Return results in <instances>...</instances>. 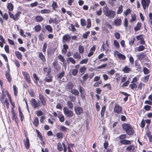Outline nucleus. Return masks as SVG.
I'll use <instances>...</instances> for the list:
<instances>
[{
  "instance_id": "f257e3e1",
  "label": "nucleus",
  "mask_w": 152,
  "mask_h": 152,
  "mask_svg": "<svg viewBox=\"0 0 152 152\" xmlns=\"http://www.w3.org/2000/svg\"><path fill=\"white\" fill-rule=\"evenodd\" d=\"M103 12L105 16L111 19L114 18L116 13L115 11L112 10H109L107 6L103 7Z\"/></svg>"
},
{
  "instance_id": "f03ea898",
  "label": "nucleus",
  "mask_w": 152,
  "mask_h": 152,
  "mask_svg": "<svg viewBox=\"0 0 152 152\" xmlns=\"http://www.w3.org/2000/svg\"><path fill=\"white\" fill-rule=\"evenodd\" d=\"M122 127L124 130L126 131L127 134L132 135L134 134V130L130 125L124 124L122 125Z\"/></svg>"
},
{
  "instance_id": "7ed1b4c3",
  "label": "nucleus",
  "mask_w": 152,
  "mask_h": 152,
  "mask_svg": "<svg viewBox=\"0 0 152 152\" xmlns=\"http://www.w3.org/2000/svg\"><path fill=\"white\" fill-rule=\"evenodd\" d=\"M30 102L31 105L34 109H39L42 107V105L39 100L37 102L35 99L32 98Z\"/></svg>"
},
{
  "instance_id": "20e7f679",
  "label": "nucleus",
  "mask_w": 152,
  "mask_h": 152,
  "mask_svg": "<svg viewBox=\"0 0 152 152\" xmlns=\"http://www.w3.org/2000/svg\"><path fill=\"white\" fill-rule=\"evenodd\" d=\"M63 110L64 115L66 117L70 118L73 116L74 114L73 112L69 109L66 107H64Z\"/></svg>"
},
{
  "instance_id": "39448f33",
  "label": "nucleus",
  "mask_w": 152,
  "mask_h": 152,
  "mask_svg": "<svg viewBox=\"0 0 152 152\" xmlns=\"http://www.w3.org/2000/svg\"><path fill=\"white\" fill-rule=\"evenodd\" d=\"M114 55L115 56H117L120 60H125L126 58V57L125 56L117 50L115 51Z\"/></svg>"
},
{
  "instance_id": "423d86ee",
  "label": "nucleus",
  "mask_w": 152,
  "mask_h": 152,
  "mask_svg": "<svg viewBox=\"0 0 152 152\" xmlns=\"http://www.w3.org/2000/svg\"><path fill=\"white\" fill-rule=\"evenodd\" d=\"M39 101L41 102V105L43 106H45L46 105V99L45 97L41 94H39Z\"/></svg>"
},
{
  "instance_id": "0eeeda50",
  "label": "nucleus",
  "mask_w": 152,
  "mask_h": 152,
  "mask_svg": "<svg viewBox=\"0 0 152 152\" xmlns=\"http://www.w3.org/2000/svg\"><path fill=\"white\" fill-rule=\"evenodd\" d=\"M71 39L70 35L66 34L63 36L62 38V42L63 43L69 42Z\"/></svg>"
},
{
  "instance_id": "6e6552de",
  "label": "nucleus",
  "mask_w": 152,
  "mask_h": 152,
  "mask_svg": "<svg viewBox=\"0 0 152 152\" xmlns=\"http://www.w3.org/2000/svg\"><path fill=\"white\" fill-rule=\"evenodd\" d=\"M122 107L121 106L117 104H115L114 108V111L115 113L119 114L122 110Z\"/></svg>"
},
{
  "instance_id": "1a4fd4ad",
  "label": "nucleus",
  "mask_w": 152,
  "mask_h": 152,
  "mask_svg": "<svg viewBox=\"0 0 152 152\" xmlns=\"http://www.w3.org/2000/svg\"><path fill=\"white\" fill-rule=\"evenodd\" d=\"M75 111L77 115H80L83 113V110L82 108L79 106H75L74 107Z\"/></svg>"
},
{
  "instance_id": "9d476101",
  "label": "nucleus",
  "mask_w": 152,
  "mask_h": 152,
  "mask_svg": "<svg viewBox=\"0 0 152 152\" xmlns=\"http://www.w3.org/2000/svg\"><path fill=\"white\" fill-rule=\"evenodd\" d=\"M150 2V0H142L141 4L144 10L145 9L148 7Z\"/></svg>"
},
{
  "instance_id": "9b49d317",
  "label": "nucleus",
  "mask_w": 152,
  "mask_h": 152,
  "mask_svg": "<svg viewBox=\"0 0 152 152\" xmlns=\"http://www.w3.org/2000/svg\"><path fill=\"white\" fill-rule=\"evenodd\" d=\"M22 74L27 82L30 83V78L28 74L26 72L22 71Z\"/></svg>"
},
{
  "instance_id": "f8f14e48",
  "label": "nucleus",
  "mask_w": 152,
  "mask_h": 152,
  "mask_svg": "<svg viewBox=\"0 0 152 152\" xmlns=\"http://www.w3.org/2000/svg\"><path fill=\"white\" fill-rule=\"evenodd\" d=\"M113 23L115 26H119L122 23L121 20L120 18H115L114 19Z\"/></svg>"
},
{
  "instance_id": "ddd939ff",
  "label": "nucleus",
  "mask_w": 152,
  "mask_h": 152,
  "mask_svg": "<svg viewBox=\"0 0 152 152\" xmlns=\"http://www.w3.org/2000/svg\"><path fill=\"white\" fill-rule=\"evenodd\" d=\"M126 150L128 152H135V147L133 145H130L126 148Z\"/></svg>"
},
{
  "instance_id": "4468645a",
  "label": "nucleus",
  "mask_w": 152,
  "mask_h": 152,
  "mask_svg": "<svg viewBox=\"0 0 152 152\" xmlns=\"http://www.w3.org/2000/svg\"><path fill=\"white\" fill-rule=\"evenodd\" d=\"M136 38L138 40L140 41V43L142 45H144L145 43V42L143 38L142 35H140L136 37Z\"/></svg>"
},
{
  "instance_id": "2eb2a0df",
  "label": "nucleus",
  "mask_w": 152,
  "mask_h": 152,
  "mask_svg": "<svg viewBox=\"0 0 152 152\" xmlns=\"http://www.w3.org/2000/svg\"><path fill=\"white\" fill-rule=\"evenodd\" d=\"M131 71V69L128 66H125L122 69V71L125 73H128Z\"/></svg>"
},
{
  "instance_id": "dca6fc26",
  "label": "nucleus",
  "mask_w": 152,
  "mask_h": 152,
  "mask_svg": "<svg viewBox=\"0 0 152 152\" xmlns=\"http://www.w3.org/2000/svg\"><path fill=\"white\" fill-rule=\"evenodd\" d=\"M23 142L26 148L28 149L29 147V140L28 137H26L23 140Z\"/></svg>"
},
{
  "instance_id": "f3484780",
  "label": "nucleus",
  "mask_w": 152,
  "mask_h": 152,
  "mask_svg": "<svg viewBox=\"0 0 152 152\" xmlns=\"http://www.w3.org/2000/svg\"><path fill=\"white\" fill-rule=\"evenodd\" d=\"M33 124L35 126L37 127L39 124V121L38 118L37 117H35L33 120Z\"/></svg>"
},
{
  "instance_id": "a211bd4d",
  "label": "nucleus",
  "mask_w": 152,
  "mask_h": 152,
  "mask_svg": "<svg viewBox=\"0 0 152 152\" xmlns=\"http://www.w3.org/2000/svg\"><path fill=\"white\" fill-rule=\"evenodd\" d=\"M119 142L121 143L124 145H129L131 143L130 141L125 139L122 140H120Z\"/></svg>"
},
{
  "instance_id": "6ab92c4d",
  "label": "nucleus",
  "mask_w": 152,
  "mask_h": 152,
  "mask_svg": "<svg viewBox=\"0 0 152 152\" xmlns=\"http://www.w3.org/2000/svg\"><path fill=\"white\" fill-rule=\"evenodd\" d=\"M73 57L75 59H80L81 56L80 53L78 52L75 53L73 56Z\"/></svg>"
},
{
  "instance_id": "aec40b11",
  "label": "nucleus",
  "mask_w": 152,
  "mask_h": 152,
  "mask_svg": "<svg viewBox=\"0 0 152 152\" xmlns=\"http://www.w3.org/2000/svg\"><path fill=\"white\" fill-rule=\"evenodd\" d=\"M7 9L9 11H12L13 10L14 8L13 5L11 3L8 4L7 6Z\"/></svg>"
},
{
  "instance_id": "412c9836",
  "label": "nucleus",
  "mask_w": 152,
  "mask_h": 152,
  "mask_svg": "<svg viewBox=\"0 0 152 152\" xmlns=\"http://www.w3.org/2000/svg\"><path fill=\"white\" fill-rule=\"evenodd\" d=\"M39 57L42 62H45V57L42 53H39Z\"/></svg>"
},
{
  "instance_id": "4be33fe9",
  "label": "nucleus",
  "mask_w": 152,
  "mask_h": 152,
  "mask_svg": "<svg viewBox=\"0 0 152 152\" xmlns=\"http://www.w3.org/2000/svg\"><path fill=\"white\" fill-rule=\"evenodd\" d=\"M40 12L42 14H49L51 12V11L50 10L44 9L41 10Z\"/></svg>"
},
{
  "instance_id": "5701e85b",
  "label": "nucleus",
  "mask_w": 152,
  "mask_h": 152,
  "mask_svg": "<svg viewBox=\"0 0 152 152\" xmlns=\"http://www.w3.org/2000/svg\"><path fill=\"white\" fill-rule=\"evenodd\" d=\"M8 72V71H7L6 72L5 75L8 81L9 82H10L11 80V78L10 77V75Z\"/></svg>"
},
{
  "instance_id": "b1692460",
  "label": "nucleus",
  "mask_w": 152,
  "mask_h": 152,
  "mask_svg": "<svg viewBox=\"0 0 152 152\" xmlns=\"http://www.w3.org/2000/svg\"><path fill=\"white\" fill-rule=\"evenodd\" d=\"M15 54L18 58L21 60L22 59V55L21 53L19 51H15Z\"/></svg>"
},
{
  "instance_id": "393cba45",
  "label": "nucleus",
  "mask_w": 152,
  "mask_h": 152,
  "mask_svg": "<svg viewBox=\"0 0 152 152\" xmlns=\"http://www.w3.org/2000/svg\"><path fill=\"white\" fill-rule=\"evenodd\" d=\"M141 23H140L138 22L136 26L134 28V30L136 31H139L140 30V29L141 27Z\"/></svg>"
},
{
  "instance_id": "a878e982",
  "label": "nucleus",
  "mask_w": 152,
  "mask_h": 152,
  "mask_svg": "<svg viewBox=\"0 0 152 152\" xmlns=\"http://www.w3.org/2000/svg\"><path fill=\"white\" fill-rule=\"evenodd\" d=\"M103 87L105 88L106 90H111V86L110 83H107L104 84Z\"/></svg>"
},
{
  "instance_id": "bb28decb",
  "label": "nucleus",
  "mask_w": 152,
  "mask_h": 152,
  "mask_svg": "<svg viewBox=\"0 0 152 152\" xmlns=\"http://www.w3.org/2000/svg\"><path fill=\"white\" fill-rule=\"evenodd\" d=\"M46 29L50 32L52 33L53 31V29L52 27L50 25L45 26Z\"/></svg>"
},
{
  "instance_id": "cd10ccee",
  "label": "nucleus",
  "mask_w": 152,
  "mask_h": 152,
  "mask_svg": "<svg viewBox=\"0 0 152 152\" xmlns=\"http://www.w3.org/2000/svg\"><path fill=\"white\" fill-rule=\"evenodd\" d=\"M21 13L20 12H18L15 15H14L13 20H17L20 16V14Z\"/></svg>"
},
{
  "instance_id": "c85d7f7f",
  "label": "nucleus",
  "mask_w": 152,
  "mask_h": 152,
  "mask_svg": "<svg viewBox=\"0 0 152 152\" xmlns=\"http://www.w3.org/2000/svg\"><path fill=\"white\" fill-rule=\"evenodd\" d=\"M132 18L130 20V22H132L135 21L136 20V15L135 14L132 13L131 15Z\"/></svg>"
},
{
  "instance_id": "c756f323",
  "label": "nucleus",
  "mask_w": 152,
  "mask_h": 152,
  "mask_svg": "<svg viewBox=\"0 0 152 152\" xmlns=\"http://www.w3.org/2000/svg\"><path fill=\"white\" fill-rule=\"evenodd\" d=\"M113 44L116 49H118L120 48V45L119 42L116 40H114L113 41Z\"/></svg>"
},
{
  "instance_id": "7c9ffc66",
  "label": "nucleus",
  "mask_w": 152,
  "mask_h": 152,
  "mask_svg": "<svg viewBox=\"0 0 152 152\" xmlns=\"http://www.w3.org/2000/svg\"><path fill=\"white\" fill-rule=\"evenodd\" d=\"M123 6L122 5H120L118 8V9L117 11V14H120L122 12L123 10Z\"/></svg>"
},
{
  "instance_id": "2f4dec72",
  "label": "nucleus",
  "mask_w": 152,
  "mask_h": 152,
  "mask_svg": "<svg viewBox=\"0 0 152 152\" xmlns=\"http://www.w3.org/2000/svg\"><path fill=\"white\" fill-rule=\"evenodd\" d=\"M49 22L50 24H51V23H53L56 24L58 23L56 18H55L54 19L52 18H50L49 20Z\"/></svg>"
},
{
  "instance_id": "473e14b6",
  "label": "nucleus",
  "mask_w": 152,
  "mask_h": 152,
  "mask_svg": "<svg viewBox=\"0 0 152 152\" xmlns=\"http://www.w3.org/2000/svg\"><path fill=\"white\" fill-rule=\"evenodd\" d=\"M35 19L37 22H40L43 20V18L41 16H37L35 18Z\"/></svg>"
},
{
  "instance_id": "72a5a7b5",
  "label": "nucleus",
  "mask_w": 152,
  "mask_h": 152,
  "mask_svg": "<svg viewBox=\"0 0 152 152\" xmlns=\"http://www.w3.org/2000/svg\"><path fill=\"white\" fill-rule=\"evenodd\" d=\"M71 93L75 96H78L79 95V93L78 90L75 89H72Z\"/></svg>"
},
{
  "instance_id": "f704fd0d",
  "label": "nucleus",
  "mask_w": 152,
  "mask_h": 152,
  "mask_svg": "<svg viewBox=\"0 0 152 152\" xmlns=\"http://www.w3.org/2000/svg\"><path fill=\"white\" fill-rule=\"evenodd\" d=\"M13 89L14 92V94L15 96H16L18 92V88L16 86L14 85L13 86Z\"/></svg>"
},
{
  "instance_id": "c9c22d12",
  "label": "nucleus",
  "mask_w": 152,
  "mask_h": 152,
  "mask_svg": "<svg viewBox=\"0 0 152 152\" xmlns=\"http://www.w3.org/2000/svg\"><path fill=\"white\" fill-rule=\"evenodd\" d=\"M67 104L69 109H72L73 107V103L70 101H69L67 102Z\"/></svg>"
},
{
  "instance_id": "e433bc0d",
  "label": "nucleus",
  "mask_w": 152,
  "mask_h": 152,
  "mask_svg": "<svg viewBox=\"0 0 152 152\" xmlns=\"http://www.w3.org/2000/svg\"><path fill=\"white\" fill-rule=\"evenodd\" d=\"M131 12V10L129 9H128L126 11H124L123 13V15L126 16L128 14H130Z\"/></svg>"
},
{
  "instance_id": "4c0bfd02",
  "label": "nucleus",
  "mask_w": 152,
  "mask_h": 152,
  "mask_svg": "<svg viewBox=\"0 0 152 152\" xmlns=\"http://www.w3.org/2000/svg\"><path fill=\"white\" fill-rule=\"evenodd\" d=\"M105 110L106 107L105 106H103L102 108L101 112V115L102 117H104Z\"/></svg>"
},
{
  "instance_id": "58836bf2",
  "label": "nucleus",
  "mask_w": 152,
  "mask_h": 152,
  "mask_svg": "<svg viewBox=\"0 0 152 152\" xmlns=\"http://www.w3.org/2000/svg\"><path fill=\"white\" fill-rule=\"evenodd\" d=\"M86 68L85 66H83L79 69V71L81 73H82L83 74L86 70Z\"/></svg>"
},
{
  "instance_id": "ea45409f",
  "label": "nucleus",
  "mask_w": 152,
  "mask_h": 152,
  "mask_svg": "<svg viewBox=\"0 0 152 152\" xmlns=\"http://www.w3.org/2000/svg\"><path fill=\"white\" fill-rule=\"evenodd\" d=\"M86 27L89 28L91 26V22L90 19L88 18L87 19V24Z\"/></svg>"
},
{
  "instance_id": "a19ab883",
  "label": "nucleus",
  "mask_w": 152,
  "mask_h": 152,
  "mask_svg": "<svg viewBox=\"0 0 152 152\" xmlns=\"http://www.w3.org/2000/svg\"><path fill=\"white\" fill-rule=\"evenodd\" d=\"M127 136L125 134H122L119 137L120 140H122L126 139Z\"/></svg>"
},
{
  "instance_id": "79ce46f5",
  "label": "nucleus",
  "mask_w": 152,
  "mask_h": 152,
  "mask_svg": "<svg viewBox=\"0 0 152 152\" xmlns=\"http://www.w3.org/2000/svg\"><path fill=\"white\" fill-rule=\"evenodd\" d=\"M57 148L58 150L60 151H61L63 150V148L61 143L60 142L58 143L57 145Z\"/></svg>"
},
{
  "instance_id": "37998d69",
  "label": "nucleus",
  "mask_w": 152,
  "mask_h": 152,
  "mask_svg": "<svg viewBox=\"0 0 152 152\" xmlns=\"http://www.w3.org/2000/svg\"><path fill=\"white\" fill-rule=\"evenodd\" d=\"M65 75V72L64 71L62 72L61 73L58 74L57 75L59 79H61Z\"/></svg>"
},
{
  "instance_id": "c03bdc74",
  "label": "nucleus",
  "mask_w": 152,
  "mask_h": 152,
  "mask_svg": "<svg viewBox=\"0 0 152 152\" xmlns=\"http://www.w3.org/2000/svg\"><path fill=\"white\" fill-rule=\"evenodd\" d=\"M90 31H88L86 32L85 33H84L83 35V37L84 39H87L88 36L90 34Z\"/></svg>"
},
{
  "instance_id": "a18cd8bd",
  "label": "nucleus",
  "mask_w": 152,
  "mask_h": 152,
  "mask_svg": "<svg viewBox=\"0 0 152 152\" xmlns=\"http://www.w3.org/2000/svg\"><path fill=\"white\" fill-rule=\"evenodd\" d=\"M86 20L83 19H80L81 25L83 26H85L86 25Z\"/></svg>"
},
{
  "instance_id": "49530a36",
  "label": "nucleus",
  "mask_w": 152,
  "mask_h": 152,
  "mask_svg": "<svg viewBox=\"0 0 152 152\" xmlns=\"http://www.w3.org/2000/svg\"><path fill=\"white\" fill-rule=\"evenodd\" d=\"M78 73V70L77 69H73L72 72V74L75 76Z\"/></svg>"
},
{
  "instance_id": "de8ad7c7",
  "label": "nucleus",
  "mask_w": 152,
  "mask_h": 152,
  "mask_svg": "<svg viewBox=\"0 0 152 152\" xmlns=\"http://www.w3.org/2000/svg\"><path fill=\"white\" fill-rule=\"evenodd\" d=\"M52 7L53 10L54 11H56V8L57 7V3L56 2L53 1L52 5Z\"/></svg>"
},
{
  "instance_id": "09e8293b",
  "label": "nucleus",
  "mask_w": 152,
  "mask_h": 152,
  "mask_svg": "<svg viewBox=\"0 0 152 152\" xmlns=\"http://www.w3.org/2000/svg\"><path fill=\"white\" fill-rule=\"evenodd\" d=\"M44 81L46 82H50L52 81V77H49V78H48L45 77L44 79Z\"/></svg>"
},
{
  "instance_id": "8fccbe9b",
  "label": "nucleus",
  "mask_w": 152,
  "mask_h": 152,
  "mask_svg": "<svg viewBox=\"0 0 152 152\" xmlns=\"http://www.w3.org/2000/svg\"><path fill=\"white\" fill-rule=\"evenodd\" d=\"M5 95L3 93L1 96H0V100L3 104H4V99L5 98Z\"/></svg>"
},
{
  "instance_id": "3c124183",
  "label": "nucleus",
  "mask_w": 152,
  "mask_h": 152,
  "mask_svg": "<svg viewBox=\"0 0 152 152\" xmlns=\"http://www.w3.org/2000/svg\"><path fill=\"white\" fill-rule=\"evenodd\" d=\"M129 87H130L132 89H134L135 88H136L137 87V86L135 83H132L130 84L129 86Z\"/></svg>"
},
{
  "instance_id": "603ef678",
  "label": "nucleus",
  "mask_w": 152,
  "mask_h": 152,
  "mask_svg": "<svg viewBox=\"0 0 152 152\" xmlns=\"http://www.w3.org/2000/svg\"><path fill=\"white\" fill-rule=\"evenodd\" d=\"M63 47L64 49L62 50V51L64 52V53H66L67 52L66 50L68 49V47L66 44L64 45Z\"/></svg>"
},
{
  "instance_id": "864d4df0",
  "label": "nucleus",
  "mask_w": 152,
  "mask_h": 152,
  "mask_svg": "<svg viewBox=\"0 0 152 152\" xmlns=\"http://www.w3.org/2000/svg\"><path fill=\"white\" fill-rule=\"evenodd\" d=\"M41 27L40 25H38L35 26V31L37 32L41 30Z\"/></svg>"
},
{
  "instance_id": "5fc2aeb1",
  "label": "nucleus",
  "mask_w": 152,
  "mask_h": 152,
  "mask_svg": "<svg viewBox=\"0 0 152 152\" xmlns=\"http://www.w3.org/2000/svg\"><path fill=\"white\" fill-rule=\"evenodd\" d=\"M80 53H82L84 52V48L81 45H80L78 49Z\"/></svg>"
},
{
  "instance_id": "6e6d98bb",
  "label": "nucleus",
  "mask_w": 152,
  "mask_h": 152,
  "mask_svg": "<svg viewBox=\"0 0 152 152\" xmlns=\"http://www.w3.org/2000/svg\"><path fill=\"white\" fill-rule=\"evenodd\" d=\"M6 104L7 108L8 109L9 108V104L7 98L5 99L4 101V104Z\"/></svg>"
},
{
  "instance_id": "4d7b16f0",
  "label": "nucleus",
  "mask_w": 152,
  "mask_h": 152,
  "mask_svg": "<svg viewBox=\"0 0 152 152\" xmlns=\"http://www.w3.org/2000/svg\"><path fill=\"white\" fill-rule=\"evenodd\" d=\"M88 60L87 58L84 59L80 61V64H86L88 62Z\"/></svg>"
},
{
  "instance_id": "13d9d810",
  "label": "nucleus",
  "mask_w": 152,
  "mask_h": 152,
  "mask_svg": "<svg viewBox=\"0 0 152 152\" xmlns=\"http://www.w3.org/2000/svg\"><path fill=\"white\" fill-rule=\"evenodd\" d=\"M56 136L58 139H62L63 138V134L61 132H59L56 134Z\"/></svg>"
},
{
  "instance_id": "bf43d9fd",
  "label": "nucleus",
  "mask_w": 152,
  "mask_h": 152,
  "mask_svg": "<svg viewBox=\"0 0 152 152\" xmlns=\"http://www.w3.org/2000/svg\"><path fill=\"white\" fill-rule=\"evenodd\" d=\"M62 105L60 103H57L56 106V108L57 109L61 110L62 108Z\"/></svg>"
},
{
  "instance_id": "052dcab7",
  "label": "nucleus",
  "mask_w": 152,
  "mask_h": 152,
  "mask_svg": "<svg viewBox=\"0 0 152 152\" xmlns=\"http://www.w3.org/2000/svg\"><path fill=\"white\" fill-rule=\"evenodd\" d=\"M68 60L73 64H75L76 63L75 60L72 57H69L68 58Z\"/></svg>"
},
{
  "instance_id": "680f3d73",
  "label": "nucleus",
  "mask_w": 152,
  "mask_h": 152,
  "mask_svg": "<svg viewBox=\"0 0 152 152\" xmlns=\"http://www.w3.org/2000/svg\"><path fill=\"white\" fill-rule=\"evenodd\" d=\"M124 27H125L126 28L128 26V22L127 19L126 18H125L124 19Z\"/></svg>"
},
{
  "instance_id": "e2e57ef3",
  "label": "nucleus",
  "mask_w": 152,
  "mask_h": 152,
  "mask_svg": "<svg viewBox=\"0 0 152 152\" xmlns=\"http://www.w3.org/2000/svg\"><path fill=\"white\" fill-rule=\"evenodd\" d=\"M66 87L69 89H72L73 87V85L72 83H69L67 85Z\"/></svg>"
},
{
  "instance_id": "0e129e2a",
  "label": "nucleus",
  "mask_w": 152,
  "mask_h": 152,
  "mask_svg": "<svg viewBox=\"0 0 152 152\" xmlns=\"http://www.w3.org/2000/svg\"><path fill=\"white\" fill-rule=\"evenodd\" d=\"M134 40L135 38L134 37H132V39L129 41V44L130 45L132 46V45L133 44Z\"/></svg>"
},
{
  "instance_id": "69168bd1",
  "label": "nucleus",
  "mask_w": 152,
  "mask_h": 152,
  "mask_svg": "<svg viewBox=\"0 0 152 152\" xmlns=\"http://www.w3.org/2000/svg\"><path fill=\"white\" fill-rule=\"evenodd\" d=\"M145 48V47L143 45H140L137 48V50L139 51H143Z\"/></svg>"
},
{
  "instance_id": "338daca9",
  "label": "nucleus",
  "mask_w": 152,
  "mask_h": 152,
  "mask_svg": "<svg viewBox=\"0 0 152 152\" xmlns=\"http://www.w3.org/2000/svg\"><path fill=\"white\" fill-rule=\"evenodd\" d=\"M44 35L42 34L41 33L39 35V39L40 40L42 41L44 40Z\"/></svg>"
},
{
  "instance_id": "774afa93",
  "label": "nucleus",
  "mask_w": 152,
  "mask_h": 152,
  "mask_svg": "<svg viewBox=\"0 0 152 152\" xmlns=\"http://www.w3.org/2000/svg\"><path fill=\"white\" fill-rule=\"evenodd\" d=\"M145 85V84L142 83L140 82L139 85L138 86V88L140 90H141L143 87H144Z\"/></svg>"
}]
</instances>
